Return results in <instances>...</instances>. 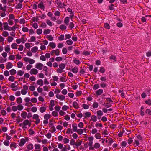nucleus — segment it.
<instances>
[{
  "label": "nucleus",
  "mask_w": 151,
  "mask_h": 151,
  "mask_svg": "<svg viewBox=\"0 0 151 151\" xmlns=\"http://www.w3.org/2000/svg\"><path fill=\"white\" fill-rule=\"evenodd\" d=\"M55 2V3L58 5V7L59 8H63L65 6V5L64 3L63 4L60 0H56Z\"/></svg>",
  "instance_id": "f257e3e1"
},
{
  "label": "nucleus",
  "mask_w": 151,
  "mask_h": 151,
  "mask_svg": "<svg viewBox=\"0 0 151 151\" xmlns=\"http://www.w3.org/2000/svg\"><path fill=\"white\" fill-rule=\"evenodd\" d=\"M24 126L22 127L23 129H26L27 127L26 126L27 125H29V127H30L31 125V123L27 119L24 120L23 122Z\"/></svg>",
  "instance_id": "f03ea898"
},
{
  "label": "nucleus",
  "mask_w": 151,
  "mask_h": 151,
  "mask_svg": "<svg viewBox=\"0 0 151 151\" xmlns=\"http://www.w3.org/2000/svg\"><path fill=\"white\" fill-rule=\"evenodd\" d=\"M4 29L5 30H8L10 31L11 27L8 25V24L7 22H4L3 23Z\"/></svg>",
  "instance_id": "7ed1b4c3"
},
{
  "label": "nucleus",
  "mask_w": 151,
  "mask_h": 151,
  "mask_svg": "<svg viewBox=\"0 0 151 151\" xmlns=\"http://www.w3.org/2000/svg\"><path fill=\"white\" fill-rule=\"evenodd\" d=\"M26 40V39L25 40L24 38V37H22L20 39H16V42L17 43L19 44L21 42H22V43H24Z\"/></svg>",
  "instance_id": "20e7f679"
},
{
  "label": "nucleus",
  "mask_w": 151,
  "mask_h": 151,
  "mask_svg": "<svg viewBox=\"0 0 151 151\" xmlns=\"http://www.w3.org/2000/svg\"><path fill=\"white\" fill-rule=\"evenodd\" d=\"M43 66V65L40 63H37L35 65V68L41 70Z\"/></svg>",
  "instance_id": "39448f33"
},
{
  "label": "nucleus",
  "mask_w": 151,
  "mask_h": 151,
  "mask_svg": "<svg viewBox=\"0 0 151 151\" xmlns=\"http://www.w3.org/2000/svg\"><path fill=\"white\" fill-rule=\"evenodd\" d=\"M56 97L60 100L63 101L64 100L65 98V96L63 95H60L57 94L56 95Z\"/></svg>",
  "instance_id": "423d86ee"
},
{
  "label": "nucleus",
  "mask_w": 151,
  "mask_h": 151,
  "mask_svg": "<svg viewBox=\"0 0 151 151\" xmlns=\"http://www.w3.org/2000/svg\"><path fill=\"white\" fill-rule=\"evenodd\" d=\"M38 71L36 69L33 68L31 69L30 71V73L31 75H36L38 73Z\"/></svg>",
  "instance_id": "0eeeda50"
},
{
  "label": "nucleus",
  "mask_w": 151,
  "mask_h": 151,
  "mask_svg": "<svg viewBox=\"0 0 151 151\" xmlns=\"http://www.w3.org/2000/svg\"><path fill=\"white\" fill-rule=\"evenodd\" d=\"M27 149L25 150V151H29L30 150H32L33 148V145L32 144H30L27 145Z\"/></svg>",
  "instance_id": "6e6552de"
},
{
  "label": "nucleus",
  "mask_w": 151,
  "mask_h": 151,
  "mask_svg": "<svg viewBox=\"0 0 151 151\" xmlns=\"http://www.w3.org/2000/svg\"><path fill=\"white\" fill-rule=\"evenodd\" d=\"M26 142L25 140L23 138L21 139L20 142L19 143V145L20 146H23Z\"/></svg>",
  "instance_id": "1a4fd4ad"
},
{
  "label": "nucleus",
  "mask_w": 151,
  "mask_h": 151,
  "mask_svg": "<svg viewBox=\"0 0 151 151\" xmlns=\"http://www.w3.org/2000/svg\"><path fill=\"white\" fill-rule=\"evenodd\" d=\"M73 129V131L76 132L77 130V125L76 123H73L72 124Z\"/></svg>",
  "instance_id": "9d476101"
},
{
  "label": "nucleus",
  "mask_w": 151,
  "mask_h": 151,
  "mask_svg": "<svg viewBox=\"0 0 151 151\" xmlns=\"http://www.w3.org/2000/svg\"><path fill=\"white\" fill-rule=\"evenodd\" d=\"M13 66V65L11 63L8 62L6 65V68L7 69H9L12 68Z\"/></svg>",
  "instance_id": "9b49d317"
},
{
  "label": "nucleus",
  "mask_w": 151,
  "mask_h": 151,
  "mask_svg": "<svg viewBox=\"0 0 151 151\" xmlns=\"http://www.w3.org/2000/svg\"><path fill=\"white\" fill-rule=\"evenodd\" d=\"M39 8L41 9H43L45 8V6L43 5V3L42 2H41L38 5Z\"/></svg>",
  "instance_id": "f8f14e48"
},
{
  "label": "nucleus",
  "mask_w": 151,
  "mask_h": 151,
  "mask_svg": "<svg viewBox=\"0 0 151 151\" xmlns=\"http://www.w3.org/2000/svg\"><path fill=\"white\" fill-rule=\"evenodd\" d=\"M91 114L90 112H87L84 113V116L85 118L87 117H89L91 116Z\"/></svg>",
  "instance_id": "ddd939ff"
},
{
  "label": "nucleus",
  "mask_w": 151,
  "mask_h": 151,
  "mask_svg": "<svg viewBox=\"0 0 151 151\" xmlns=\"http://www.w3.org/2000/svg\"><path fill=\"white\" fill-rule=\"evenodd\" d=\"M18 45L17 43H13L11 45V47L13 49H17Z\"/></svg>",
  "instance_id": "4468645a"
},
{
  "label": "nucleus",
  "mask_w": 151,
  "mask_h": 151,
  "mask_svg": "<svg viewBox=\"0 0 151 151\" xmlns=\"http://www.w3.org/2000/svg\"><path fill=\"white\" fill-rule=\"evenodd\" d=\"M46 110V108L44 106L41 107L40 108V111L41 113H43L45 112Z\"/></svg>",
  "instance_id": "2eb2a0df"
},
{
  "label": "nucleus",
  "mask_w": 151,
  "mask_h": 151,
  "mask_svg": "<svg viewBox=\"0 0 151 151\" xmlns=\"http://www.w3.org/2000/svg\"><path fill=\"white\" fill-rule=\"evenodd\" d=\"M103 92V90L101 89H99L96 91V94L98 95H101Z\"/></svg>",
  "instance_id": "dca6fc26"
},
{
  "label": "nucleus",
  "mask_w": 151,
  "mask_h": 151,
  "mask_svg": "<svg viewBox=\"0 0 151 151\" xmlns=\"http://www.w3.org/2000/svg\"><path fill=\"white\" fill-rule=\"evenodd\" d=\"M73 106L76 109H78L79 108L78 104L76 101H74L73 102Z\"/></svg>",
  "instance_id": "f3484780"
},
{
  "label": "nucleus",
  "mask_w": 151,
  "mask_h": 151,
  "mask_svg": "<svg viewBox=\"0 0 151 151\" xmlns=\"http://www.w3.org/2000/svg\"><path fill=\"white\" fill-rule=\"evenodd\" d=\"M38 50V47H37L35 46L31 49V51L33 53H35L37 52Z\"/></svg>",
  "instance_id": "a211bd4d"
},
{
  "label": "nucleus",
  "mask_w": 151,
  "mask_h": 151,
  "mask_svg": "<svg viewBox=\"0 0 151 151\" xmlns=\"http://www.w3.org/2000/svg\"><path fill=\"white\" fill-rule=\"evenodd\" d=\"M17 147L15 143L13 142L11 143L10 145V147L13 149V148H15Z\"/></svg>",
  "instance_id": "6ab92c4d"
},
{
  "label": "nucleus",
  "mask_w": 151,
  "mask_h": 151,
  "mask_svg": "<svg viewBox=\"0 0 151 151\" xmlns=\"http://www.w3.org/2000/svg\"><path fill=\"white\" fill-rule=\"evenodd\" d=\"M10 74L12 75H13L15 74L16 73V71L14 69H12L9 71Z\"/></svg>",
  "instance_id": "aec40b11"
},
{
  "label": "nucleus",
  "mask_w": 151,
  "mask_h": 151,
  "mask_svg": "<svg viewBox=\"0 0 151 151\" xmlns=\"http://www.w3.org/2000/svg\"><path fill=\"white\" fill-rule=\"evenodd\" d=\"M37 83L41 86L43 85V81L42 79H40L38 80L37 81Z\"/></svg>",
  "instance_id": "412c9836"
},
{
  "label": "nucleus",
  "mask_w": 151,
  "mask_h": 151,
  "mask_svg": "<svg viewBox=\"0 0 151 151\" xmlns=\"http://www.w3.org/2000/svg\"><path fill=\"white\" fill-rule=\"evenodd\" d=\"M27 114L26 112H23L21 114V116L24 119H26Z\"/></svg>",
  "instance_id": "4be33fe9"
},
{
  "label": "nucleus",
  "mask_w": 151,
  "mask_h": 151,
  "mask_svg": "<svg viewBox=\"0 0 151 151\" xmlns=\"http://www.w3.org/2000/svg\"><path fill=\"white\" fill-rule=\"evenodd\" d=\"M60 68L63 70L65 67V65L64 64L62 63L59 65Z\"/></svg>",
  "instance_id": "5701e85b"
},
{
  "label": "nucleus",
  "mask_w": 151,
  "mask_h": 151,
  "mask_svg": "<svg viewBox=\"0 0 151 151\" xmlns=\"http://www.w3.org/2000/svg\"><path fill=\"white\" fill-rule=\"evenodd\" d=\"M22 98L21 97H19L17 99L16 102H17L19 104H20L22 103Z\"/></svg>",
  "instance_id": "b1692460"
},
{
  "label": "nucleus",
  "mask_w": 151,
  "mask_h": 151,
  "mask_svg": "<svg viewBox=\"0 0 151 151\" xmlns=\"http://www.w3.org/2000/svg\"><path fill=\"white\" fill-rule=\"evenodd\" d=\"M98 104L97 102H94L92 105V106L94 108H97L98 106Z\"/></svg>",
  "instance_id": "393cba45"
},
{
  "label": "nucleus",
  "mask_w": 151,
  "mask_h": 151,
  "mask_svg": "<svg viewBox=\"0 0 151 151\" xmlns=\"http://www.w3.org/2000/svg\"><path fill=\"white\" fill-rule=\"evenodd\" d=\"M49 46L51 47L52 48H54L56 47V45L54 42H50L49 44Z\"/></svg>",
  "instance_id": "a878e982"
},
{
  "label": "nucleus",
  "mask_w": 151,
  "mask_h": 151,
  "mask_svg": "<svg viewBox=\"0 0 151 151\" xmlns=\"http://www.w3.org/2000/svg\"><path fill=\"white\" fill-rule=\"evenodd\" d=\"M17 110L21 111L22 110L23 108V106L22 104H19L17 106Z\"/></svg>",
  "instance_id": "bb28decb"
},
{
  "label": "nucleus",
  "mask_w": 151,
  "mask_h": 151,
  "mask_svg": "<svg viewBox=\"0 0 151 151\" xmlns=\"http://www.w3.org/2000/svg\"><path fill=\"white\" fill-rule=\"evenodd\" d=\"M24 73V71L21 70H19L17 71V75L22 76L23 75Z\"/></svg>",
  "instance_id": "cd10ccee"
},
{
  "label": "nucleus",
  "mask_w": 151,
  "mask_h": 151,
  "mask_svg": "<svg viewBox=\"0 0 151 151\" xmlns=\"http://www.w3.org/2000/svg\"><path fill=\"white\" fill-rule=\"evenodd\" d=\"M59 28L62 30H64L66 29V27L64 25H61L60 26Z\"/></svg>",
  "instance_id": "c85d7f7f"
},
{
  "label": "nucleus",
  "mask_w": 151,
  "mask_h": 151,
  "mask_svg": "<svg viewBox=\"0 0 151 151\" xmlns=\"http://www.w3.org/2000/svg\"><path fill=\"white\" fill-rule=\"evenodd\" d=\"M5 51L7 52H9V51H10L9 45H7L6 46V47H5Z\"/></svg>",
  "instance_id": "c756f323"
},
{
  "label": "nucleus",
  "mask_w": 151,
  "mask_h": 151,
  "mask_svg": "<svg viewBox=\"0 0 151 151\" xmlns=\"http://www.w3.org/2000/svg\"><path fill=\"white\" fill-rule=\"evenodd\" d=\"M67 11L68 12L70 13V14L71 15V17H72L73 16V12H72V10L70 8H68Z\"/></svg>",
  "instance_id": "7c9ffc66"
},
{
  "label": "nucleus",
  "mask_w": 151,
  "mask_h": 151,
  "mask_svg": "<svg viewBox=\"0 0 151 151\" xmlns=\"http://www.w3.org/2000/svg\"><path fill=\"white\" fill-rule=\"evenodd\" d=\"M91 119L93 121L95 122L97 121V117L95 115H92L91 116Z\"/></svg>",
  "instance_id": "2f4dec72"
},
{
  "label": "nucleus",
  "mask_w": 151,
  "mask_h": 151,
  "mask_svg": "<svg viewBox=\"0 0 151 151\" xmlns=\"http://www.w3.org/2000/svg\"><path fill=\"white\" fill-rule=\"evenodd\" d=\"M72 71L75 73L78 72V68L77 67H75L72 69Z\"/></svg>",
  "instance_id": "473e14b6"
},
{
  "label": "nucleus",
  "mask_w": 151,
  "mask_h": 151,
  "mask_svg": "<svg viewBox=\"0 0 151 151\" xmlns=\"http://www.w3.org/2000/svg\"><path fill=\"white\" fill-rule=\"evenodd\" d=\"M17 67L19 68H21L23 65V63L20 61L19 62L17 63Z\"/></svg>",
  "instance_id": "72a5a7b5"
},
{
  "label": "nucleus",
  "mask_w": 151,
  "mask_h": 151,
  "mask_svg": "<svg viewBox=\"0 0 151 151\" xmlns=\"http://www.w3.org/2000/svg\"><path fill=\"white\" fill-rule=\"evenodd\" d=\"M100 134L98 133H97L95 135V137L97 139H99L101 138Z\"/></svg>",
  "instance_id": "f704fd0d"
},
{
  "label": "nucleus",
  "mask_w": 151,
  "mask_h": 151,
  "mask_svg": "<svg viewBox=\"0 0 151 151\" xmlns=\"http://www.w3.org/2000/svg\"><path fill=\"white\" fill-rule=\"evenodd\" d=\"M76 132L78 134L81 135L83 133V130L82 129H77Z\"/></svg>",
  "instance_id": "c9c22d12"
},
{
  "label": "nucleus",
  "mask_w": 151,
  "mask_h": 151,
  "mask_svg": "<svg viewBox=\"0 0 151 151\" xmlns=\"http://www.w3.org/2000/svg\"><path fill=\"white\" fill-rule=\"evenodd\" d=\"M47 38L50 41H52L53 40V37L51 35H48L47 36Z\"/></svg>",
  "instance_id": "e433bc0d"
},
{
  "label": "nucleus",
  "mask_w": 151,
  "mask_h": 151,
  "mask_svg": "<svg viewBox=\"0 0 151 151\" xmlns=\"http://www.w3.org/2000/svg\"><path fill=\"white\" fill-rule=\"evenodd\" d=\"M46 22L47 24L50 26H52V24L51 22L49 19H47L46 21Z\"/></svg>",
  "instance_id": "4c0bfd02"
},
{
  "label": "nucleus",
  "mask_w": 151,
  "mask_h": 151,
  "mask_svg": "<svg viewBox=\"0 0 151 151\" xmlns=\"http://www.w3.org/2000/svg\"><path fill=\"white\" fill-rule=\"evenodd\" d=\"M104 27L105 28H106L108 29H110V26L107 23H105L104 24Z\"/></svg>",
  "instance_id": "58836bf2"
},
{
  "label": "nucleus",
  "mask_w": 151,
  "mask_h": 151,
  "mask_svg": "<svg viewBox=\"0 0 151 151\" xmlns=\"http://www.w3.org/2000/svg\"><path fill=\"white\" fill-rule=\"evenodd\" d=\"M15 79V78L12 76H11L9 77L8 78V80L9 81H11V82H13L14 81Z\"/></svg>",
  "instance_id": "ea45409f"
},
{
  "label": "nucleus",
  "mask_w": 151,
  "mask_h": 151,
  "mask_svg": "<svg viewBox=\"0 0 151 151\" xmlns=\"http://www.w3.org/2000/svg\"><path fill=\"white\" fill-rule=\"evenodd\" d=\"M145 113L149 115H151V111L150 109H147L145 111Z\"/></svg>",
  "instance_id": "a19ab883"
},
{
  "label": "nucleus",
  "mask_w": 151,
  "mask_h": 151,
  "mask_svg": "<svg viewBox=\"0 0 151 151\" xmlns=\"http://www.w3.org/2000/svg\"><path fill=\"white\" fill-rule=\"evenodd\" d=\"M44 117L45 119L48 120L50 118V115L48 114H46L44 115Z\"/></svg>",
  "instance_id": "79ce46f5"
},
{
  "label": "nucleus",
  "mask_w": 151,
  "mask_h": 151,
  "mask_svg": "<svg viewBox=\"0 0 151 151\" xmlns=\"http://www.w3.org/2000/svg\"><path fill=\"white\" fill-rule=\"evenodd\" d=\"M100 144L98 143H96L94 144V147L96 149L99 148L100 147Z\"/></svg>",
  "instance_id": "37998d69"
},
{
  "label": "nucleus",
  "mask_w": 151,
  "mask_h": 151,
  "mask_svg": "<svg viewBox=\"0 0 151 151\" xmlns=\"http://www.w3.org/2000/svg\"><path fill=\"white\" fill-rule=\"evenodd\" d=\"M67 44L69 45H71L73 43V41L71 40H67L66 41Z\"/></svg>",
  "instance_id": "c03bdc74"
},
{
  "label": "nucleus",
  "mask_w": 151,
  "mask_h": 151,
  "mask_svg": "<svg viewBox=\"0 0 151 151\" xmlns=\"http://www.w3.org/2000/svg\"><path fill=\"white\" fill-rule=\"evenodd\" d=\"M69 21V18L68 17H67L65 18L64 20V22L67 25H68V24Z\"/></svg>",
  "instance_id": "a18cd8bd"
},
{
  "label": "nucleus",
  "mask_w": 151,
  "mask_h": 151,
  "mask_svg": "<svg viewBox=\"0 0 151 151\" xmlns=\"http://www.w3.org/2000/svg\"><path fill=\"white\" fill-rule=\"evenodd\" d=\"M62 60V58L61 57H57L55 58L56 61L58 62L61 61Z\"/></svg>",
  "instance_id": "49530a36"
},
{
  "label": "nucleus",
  "mask_w": 151,
  "mask_h": 151,
  "mask_svg": "<svg viewBox=\"0 0 151 151\" xmlns=\"http://www.w3.org/2000/svg\"><path fill=\"white\" fill-rule=\"evenodd\" d=\"M64 35H61L58 37V40L60 41L63 40H64Z\"/></svg>",
  "instance_id": "de8ad7c7"
},
{
  "label": "nucleus",
  "mask_w": 151,
  "mask_h": 151,
  "mask_svg": "<svg viewBox=\"0 0 151 151\" xmlns=\"http://www.w3.org/2000/svg\"><path fill=\"white\" fill-rule=\"evenodd\" d=\"M40 147L41 146L39 144H35V149H40Z\"/></svg>",
  "instance_id": "09e8293b"
},
{
  "label": "nucleus",
  "mask_w": 151,
  "mask_h": 151,
  "mask_svg": "<svg viewBox=\"0 0 151 151\" xmlns=\"http://www.w3.org/2000/svg\"><path fill=\"white\" fill-rule=\"evenodd\" d=\"M73 133V132L72 131L71 129L70 128H68L66 132V134H72Z\"/></svg>",
  "instance_id": "8fccbe9b"
},
{
  "label": "nucleus",
  "mask_w": 151,
  "mask_h": 151,
  "mask_svg": "<svg viewBox=\"0 0 151 151\" xmlns=\"http://www.w3.org/2000/svg\"><path fill=\"white\" fill-rule=\"evenodd\" d=\"M3 143L4 145L6 146H8L9 145L10 142L9 141L7 140H5L4 142Z\"/></svg>",
  "instance_id": "3c124183"
},
{
  "label": "nucleus",
  "mask_w": 151,
  "mask_h": 151,
  "mask_svg": "<svg viewBox=\"0 0 151 151\" xmlns=\"http://www.w3.org/2000/svg\"><path fill=\"white\" fill-rule=\"evenodd\" d=\"M42 31L41 29H38L37 30V33L38 35H40L42 34Z\"/></svg>",
  "instance_id": "603ef678"
},
{
  "label": "nucleus",
  "mask_w": 151,
  "mask_h": 151,
  "mask_svg": "<svg viewBox=\"0 0 151 151\" xmlns=\"http://www.w3.org/2000/svg\"><path fill=\"white\" fill-rule=\"evenodd\" d=\"M56 131V129L54 126H52L51 128V130L50 132L53 133Z\"/></svg>",
  "instance_id": "864d4df0"
},
{
  "label": "nucleus",
  "mask_w": 151,
  "mask_h": 151,
  "mask_svg": "<svg viewBox=\"0 0 151 151\" xmlns=\"http://www.w3.org/2000/svg\"><path fill=\"white\" fill-rule=\"evenodd\" d=\"M97 114L99 116H102L103 115V113L101 110H99L97 112Z\"/></svg>",
  "instance_id": "5fc2aeb1"
},
{
  "label": "nucleus",
  "mask_w": 151,
  "mask_h": 151,
  "mask_svg": "<svg viewBox=\"0 0 151 151\" xmlns=\"http://www.w3.org/2000/svg\"><path fill=\"white\" fill-rule=\"evenodd\" d=\"M54 51L55 54L56 55L58 56L59 55L60 51L58 49H57L56 50H54Z\"/></svg>",
  "instance_id": "6e6d98bb"
},
{
  "label": "nucleus",
  "mask_w": 151,
  "mask_h": 151,
  "mask_svg": "<svg viewBox=\"0 0 151 151\" xmlns=\"http://www.w3.org/2000/svg\"><path fill=\"white\" fill-rule=\"evenodd\" d=\"M9 35V33L7 31H4L3 32L2 35L5 37H6Z\"/></svg>",
  "instance_id": "4d7b16f0"
},
{
  "label": "nucleus",
  "mask_w": 151,
  "mask_h": 151,
  "mask_svg": "<svg viewBox=\"0 0 151 151\" xmlns=\"http://www.w3.org/2000/svg\"><path fill=\"white\" fill-rule=\"evenodd\" d=\"M31 101L32 102L36 103L37 102V98H32L31 99Z\"/></svg>",
  "instance_id": "13d9d810"
},
{
  "label": "nucleus",
  "mask_w": 151,
  "mask_h": 151,
  "mask_svg": "<svg viewBox=\"0 0 151 151\" xmlns=\"http://www.w3.org/2000/svg\"><path fill=\"white\" fill-rule=\"evenodd\" d=\"M52 114L53 116L55 117L57 116L58 115V112L55 111H53L52 112Z\"/></svg>",
  "instance_id": "bf43d9fd"
},
{
  "label": "nucleus",
  "mask_w": 151,
  "mask_h": 151,
  "mask_svg": "<svg viewBox=\"0 0 151 151\" xmlns=\"http://www.w3.org/2000/svg\"><path fill=\"white\" fill-rule=\"evenodd\" d=\"M50 29H46L44 31V34L45 35H47L49 34L50 32Z\"/></svg>",
  "instance_id": "052dcab7"
},
{
  "label": "nucleus",
  "mask_w": 151,
  "mask_h": 151,
  "mask_svg": "<svg viewBox=\"0 0 151 151\" xmlns=\"http://www.w3.org/2000/svg\"><path fill=\"white\" fill-rule=\"evenodd\" d=\"M37 109L36 107H33L31 108V111L32 112H35L37 111Z\"/></svg>",
  "instance_id": "680f3d73"
},
{
  "label": "nucleus",
  "mask_w": 151,
  "mask_h": 151,
  "mask_svg": "<svg viewBox=\"0 0 151 151\" xmlns=\"http://www.w3.org/2000/svg\"><path fill=\"white\" fill-rule=\"evenodd\" d=\"M69 140L66 138H65L63 139V142L65 144L68 143L69 142Z\"/></svg>",
  "instance_id": "e2e57ef3"
},
{
  "label": "nucleus",
  "mask_w": 151,
  "mask_h": 151,
  "mask_svg": "<svg viewBox=\"0 0 151 151\" xmlns=\"http://www.w3.org/2000/svg\"><path fill=\"white\" fill-rule=\"evenodd\" d=\"M105 70L104 68L103 67H101L99 70V72L102 73H103L104 72Z\"/></svg>",
  "instance_id": "0e129e2a"
},
{
  "label": "nucleus",
  "mask_w": 151,
  "mask_h": 151,
  "mask_svg": "<svg viewBox=\"0 0 151 151\" xmlns=\"http://www.w3.org/2000/svg\"><path fill=\"white\" fill-rule=\"evenodd\" d=\"M110 59L111 60H113L114 61H116V58L115 56L113 55H111L110 57Z\"/></svg>",
  "instance_id": "69168bd1"
},
{
  "label": "nucleus",
  "mask_w": 151,
  "mask_h": 151,
  "mask_svg": "<svg viewBox=\"0 0 151 151\" xmlns=\"http://www.w3.org/2000/svg\"><path fill=\"white\" fill-rule=\"evenodd\" d=\"M97 130L96 128L93 129L91 131V133L93 134L97 133Z\"/></svg>",
  "instance_id": "338daca9"
},
{
  "label": "nucleus",
  "mask_w": 151,
  "mask_h": 151,
  "mask_svg": "<svg viewBox=\"0 0 151 151\" xmlns=\"http://www.w3.org/2000/svg\"><path fill=\"white\" fill-rule=\"evenodd\" d=\"M68 108L69 107L66 105H64L62 107V109L65 111H66Z\"/></svg>",
  "instance_id": "774afa93"
}]
</instances>
